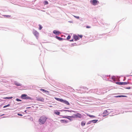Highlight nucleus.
I'll return each mask as SVG.
<instances>
[{"instance_id":"44","label":"nucleus","mask_w":132,"mask_h":132,"mask_svg":"<svg viewBox=\"0 0 132 132\" xmlns=\"http://www.w3.org/2000/svg\"><path fill=\"white\" fill-rule=\"evenodd\" d=\"M76 43H75L73 44V45H76Z\"/></svg>"},{"instance_id":"50","label":"nucleus","mask_w":132,"mask_h":132,"mask_svg":"<svg viewBox=\"0 0 132 132\" xmlns=\"http://www.w3.org/2000/svg\"><path fill=\"white\" fill-rule=\"evenodd\" d=\"M65 109H68L67 108H65Z\"/></svg>"},{"instance_id":"16","label":"nucleus","mask_w":132,"mask_h":132,"mask_svg":"<svg viewBox=\"0 0 132 132\" xmlns=\"http://www.w3.org/2000/svg\"><path fill=\"white\" fill-rule=\"evenodd\" d=\"M55 98L57 100L61 102H62V101H63V99L62 98H58L55 97Z\"/></svg>"},{"instance_id":"37","label":"nucleus","mask_w":132,"mask_h":132,"mask_svg":"<svg viewBox=\"0 0 132 132\" xmlns=\"http://www.w3.org/2000/svg\"><path fill=\"white\" fill-rule=\"evenodd\" d=\"M4 16H6L7 18H9L11 17V15H4Z\"/></svg>"},{"instance_id":"30","label":"nucleus","mask_w":132,"mask_h":132,"mask_svg":"<svg viewBox=\"0 0 132 132\" xmlns=\"http://www.w3.org/2000/svg\"><path fill=\"white\" fill-rule=\"evenodd\" d=\"M70 37H71L70 36V35H69L68 36V37L67 38V39L68 40H69V39L70 38Z\"/></svg>"},{"instance_id":"21","label":"nucleus","mask_w":132,"mask_h":132,"mask_svg":"<svg viewBox=\"0 0 132 132\" xmlns=\"http://www.w3.org/2000/svg\"><path fill=\"white\" fill-rule=\"evenodd\" d=\"M86 123V122L85 121H82L81 123V126H84L85 125Z\"/></svg>"},{"instance_id":"42","label":"nucleus","mask_w":132,"mask_h":132,"mask_svg":"<svg viewBox=\"0 0 132 132\" xmlns=\"http://www.w3.org/2000/svg\"><path fill=\"white\" fill-rule=\"evenodd\" d=\"M90 27H90L88 26H86V28H90Z\"/></svg>"},{"instance_id":"11","label":"nucleus","mask_w":132,"mask_h":132,"mask_svg":"<svg viewBox=\"0 0 132 132\" xmlns=\"http://www.w3.org/2000/svg\"><path fill=\"white\" fill-rule=\"evenodd\" d=\"M73 37L74 39L75 40V41L79 39V38L78 35L77 36L76 35H75L73 36Z\"/></svg>"},{"instance_id":"6","label":"nucleus","mask_w":132,"mask_h":132,"mask_svg":"<svg viewBox=\"0 0 132 132\" xmlns=\"http://www.w3.org/2000/svg\"><path fill=\"white\" fill-rule=\"evenodd\" d=\"M67 105H70V103L69 102L65 100H64L63 99V101H62V102Z\"/></svg>"},{"instance_id":"17","label":"nucleus","mask_w":132,"mask_h":132,"mask_svg":"<svg viewBox=\"0 0 132 132\" xmlns=\"http://www.w3.org/2000/svg\"><path fill=\"white\" fill-rule=\"evenodd\" d=\"M54 113L56 115H59L60 113L57 110H55L54 111Z\"/></svg>"},{"instance_id":"25","label":"nucleus","mask_w":132,"mask_h":132,"mask_svg":"<svg viewBox=\"0 0 132 132\" xmlns=\"http://www.w3.org/2000/svg\"><path fill=\"white\" fill-rule=\"evenodd\" d=\"M62 111H67V112H73V111L71 110H62Z\"/></svg>"},{"instance_id":"14","label":"nucleus","mask_w":132,"mask_h":132,"mask_svg":"<svg viewBox=\"0 0 132 132\" xmlns=\"http://www.w3.org/2000/svg\"><path fill=\"white\" fill-rule=\"evenodd\" d=\"M40 90L41 91L44 92L45 93H49V92L47 90L45 89H44L41 88L40 89Z\"/></svg>"},{"instance_id":"23","label":"nucleus","mask_w":132,"mask_h":132,"mask_svg":"<svg viewBox=\"0 0 132 132\" xmlns=\"http://www.w3.org/2000/svg\"><path fill=\"white\" fill-rule=\"evenodd\" d=\"M13 98V97H4L3 99H11Z\"/></svg>"},{"instance_id":"3","label":"nucleus","mask_w":132,"mask_h":132,"mask_svg":"<svg viewBox=\"0 0 132 132\" xmlns=\"http://www.w3.org/2000/svg\"><path fill=\"white\" fill-rule=\"evenodd\" d=\"M21 98L23 99L27 100L29 99L31 100V98L27 96L26 94H22L21 96Z\"/></svg>"},{"instance_id":"28","label":"nucleus","mask_w":132,"mask_h":132,"mask_svg":"<svg viewBox=\"0 0 132 132\" xmlns=\"http://www.w3.org/2000/svg\"><path fill=\"white\" fill-rule=\"evenodd\" d=\"M106 110H107V111H108V112L109 113V114L110 113H111L112 112L111 110L110 109H108Z\"/></svg>"},{"instance_id":"5","label":"nucleus","mask_w":132,"mask_h":132,"mask_svg":"<svg viewBox=\"0 0 132 132\" xmlns=\"http://www.w3.org/2000/svg\"><path fill=\"white\" fill-rule=\"evenodd\" d=\"M34 35L37 38L38 36L39 35V33L37 32L36 30H33L32 31Z\"/></svg>"},{"instance_id":"48","label":"nucleus","mask_w":132,"mask_h":132,"mask_svg":"<svg viewBox=\"0 0 132 132\" xmlns=\"http://www.w3.org/2000/svg\"><path fill=\"white\" fill-rule=\"evenodd\" d=\"M85 89H86V88L87 89H88L87 88H86V87H85Z\"/></svg>"},{"instance_id":"49","label":"nucleus","mask_w":132,"mask_h":132,"mask_svg":"<svg viewBox=\"0 0 132 132\" xmlns=\"http://www.w3.org/2000/svg\"><path fill=\"white\" fill-rule=\"evenodd\" d=\"M109 80L110 81H112V80Z\"/></svg>"},{"instance_id":"43","label":"nucleus","mask_w":132,"mask_h":132,"mask_svg":"<svg viewBox=\"0 0 132 132\" xmlns=\"http://www.w3.org/2000/svg\"><path fill=\"white\" fill-rule=\"evenodd\" d=\"M70 42H73V39H72V40H70Z\"/></svg>"},{"instance_id":"47","label":"nucleus","mask_w":132,"mask_h":132,"mask_svg":"<svg viewBox=\"0 0 132 132\" xmlns=\"http://www.w3.org/2000/svg\"><path fill=\"white\" fill-rule=\"evenodd\" d=\"M26 110H25V111H24V112H26Z\"/></svg>"},{"instance_id":"40","label":"nucleus","mask_w":132,"mask_h":132,"mask_svg":"<svg viewBox=\"0 0 132 132\" xmlns=\"http://www.w3.org/2000/svg\"><path fill=\"white\" fill-rule=\"evenodd\" d=\"M18 116H22V114H20V113H18Z\"/></svg>"},{"instance_id":"34","label":"nucleus","mask_w":132,"mask_h":132,"mask_svg":"<svg viewBox=\"0 0 132 132\" xmlns=\"http://www.w3.org/2000/svg\"><path fill=\"white\" fill-rule=\"evenodd\" d=\"M44 2H45V5H47L48 4V2L47 1H45Z\"/></svg>"},{"instance_id":"41","label":"nucleus","mask_w":132,"mask_h":132,"mask_svg":"<svg viewBox=\"0 0 132 132\" xmlns=\"http://www.w3.org/2000/svg\"><path fill=\"white\" fill-rule=\"evenodd\" d=\"M126 88L127 89H131V87H126Z\"/></svg>"},{"instance_id":"33","label":"nucleus","mask_w":132,"mask_h":132,"mask_svg":"<svg viewBox=\"0 0 132 132\" xmlns=\"http://www.w3.org/2000/svg\"><path fill=\"white\" fill-rule=\"evenodd\" d=\"M73 16L75 18H76L77 19H79V16H76L75 15H73Z\"/></svg>"},{"instance_id":"26","label":"nucleus","mask_w":132,"mask_h":132,"mask_svg":"<svg viewBox=\"0 0 132 132\" xmlns=\"http://www.w3.org/2000/svg\"><path fill=\"white\" fill-rule=\"evenodd\" d=\"M39 30H40L42 29V27L41 26V25H40V24H39Z\"/></svg>"},{"instance_id":"27","label":"nucleus","mask_w":132,"mask_h":132,"mask_svg":"<svg viewBox=\"0 0 132 132\" xmlns=\"http://www.w3.org/2000/svg\"><path fill=\"white\" fill-rule=\"evenodd\" d=\"M10 104H7V105H5V106H3V108H6V107H8V106H10Z\"/></svg>"},{"instance_id":"15","label":"nucleus","mask_w":132,"mask_h":132,"mask_svg":"<svg viewBox=\"0 0 132 132\" xmlns=\"http://www.w3.org/2000/svg\"><path fill=\"white\" fill-rule=\"evenodd\" d=\"M55 38H57V39H58V40H60V41H61L62 40H63V38H61L60 37H58L57 36H55Z\"/></svg>"},{"instance_id":"24","label":"nucleus","mask_w":132,"mask_h":132,"mask_svg":"<svg viewBox=\"0 0 132 132\" xmlns=\"http://www.w3.org/2000/svg\"><path fill=\"white\" fill-rule=\"evenodd\" d=\"M116 83L119 85H123V82H117Z\"/></svg>"},{"instance_id":"12","label":"nucleus","mask_w":132,"mask_h":132,"mask_svg":"<svg viewBox=\"0 0 132 132\" xmlns=\"http://www.w3.org/2000/svg\"><path fill=\"white\" fill-rule=\"evenodd\" d=\"M60 121L61 123H66L68 122V120H60Z\"/></svg>"},{"instance_id":"13","label":"nucleus","mask_w":132,"mask_h":132,"mask_svg":"<svg viewBox=\"0 0 132 132\" xmlns=\"http://www.w3.org/2000/svg\"><path fill=\"white\" fill-rule=\"evenodd\" d=\"M37 100L38 101H40L42 102L44 101V99L42 97H38L37 98Z\"/></svg>"},{"instance_id":"4","label":"nucleus","mask_w":132,"mask_h":132,"mask_svg":"<svg viewBox=\"0 0 132 132\" xmlns=\"http://www.w3.org/2000/svg\"><path fill=\"white\" fill-rule=\"evenodd\" d=\"M90 3L93 5H96L98 1L97 0H91L90 1Z\"/></svg>"},{"instance_id":"45","label":"nucleus","mask_w":132,"mask_h":132,"mask_svg":"<svg viewBox=\"0 0 132 132\" xmlns=\"http://www.w3.org/2000/svg\"><path fill=\"white\" fill-rule=\"evenodd\" d=\"M31 108L30 107H28V108H27L29 109V108Z\"/></svg>"},{"instance_id":"22","label":"nucleus","mask_w":132,"mask_h":132,"mask_svg":"<svg viewBox=\"0 0 132 132\" xmlns=\"http://www.w3.org/2000/svg\"><path fill=\"white\" fill-rule=\"evenodd\" d=\"M98 121V120L96 119V120H91V121L92 123L93 122V123H96L97 121Z\"/></svg>"},{"instance_id":"35","label":"nucleus","mask_w":132,"mask_h":132,"mask_svg":"<svg viewBox=\"0 0 132 132\" xmlns=\"http://www.w3.org/2000/svg\"><path fill=\"white\" fill-rule=\"evenodd\" d=\"M16 100L17 101H21V100L19 99V98H17L16 99Z\"/></svg>"},{"instance_id":"1","label":"nucleus","mask_w":132,"mask_h":132,"mask_svg":"<svg viewBox=\"0 0 132 132\" xmlns=\"http://www.w3.org/2000/svg\"><path fill=\"white\" fill-rule=\"evenodd\" d=\"M47 118L45 117L42 116L41 117L39 120V122L42 124H43L45 123Z\"/></svg>"},{"instance_id":"20","label":"nucleus","mask_w":132,"mask_h":132,"mask_svg":"<svg viewBox=\"0 0 132 132\" xmlns=\"http://www.w3.org/2000/svg\"><path fill=\"white\" fill-rule=\"evenodd\" d=\"M113 81H116V79L115 78V76H113L112 78H110Z\"/></svg>"},{"instance_id":"32","label":"nucleus","mask_w":132,"mask_h":132,"mask_svg":"<svg viewBox=\"0 0 132 132\" xmlns=\"http://www.w3.org/2000/svg\"><path fill=\"white\" fill-rule=\"evenodd\" d=\"M92 123L91 121H89L86 124V125H88V124H90Z\"/></svg>"},{"instance_id":"38","label":"nucleus","mask_w":132,"mask_h":132,"mask_svg":"<svg viewBox=\"0 0 132 132\" xmlns=\"http://www.w3.org/2000/svg\"><path fill=\"white\" fill-rule=\"evenodd\" d=\"M70 118H75V114H74V115L72 116H70Z\"/></svg>"},{"instance_id":"2","label":"nucleus","mask_w":132,"mask_h":132,"mask_svg":"<svg viewBox=\"0 0 132 132\" xmlns=\"http://www.w3.org/2000/svg\"><path fill=\"white\" fill-rule=\"evenodd\" d=\"M88 93H96L98 94H100V93L98 91V89H91L89 91Z\"/></svg>"},{"instance_id":"9","label":"nucleus","mask_w":132,"mask_h":132,"mask_svg":"<svg viewBox=\"0 0 132 132\" xmlns=\"http://www.w3.org/2000/svg\"><path fill=\"white\" fill-rule=\"evenodd\" d=\"M108 112V111H107L106 110H105L103 113V116L104 117L109 114Z\"/></svg>"},{"instance_id":"8","label":"nucleus","mask_w":132,"mask_h":132,"mask_svg":"<svg viewBox=\"0 0 132 132\" xmlns=\"http://www.w3.org/2000/svg\"><path fill=\"white\" fill-rule=\"evenodd\" d=\"M53 33L56 35H59L61 34L60 32L56 30H54L53 31Z\"/></svg>"},{"instance_id":"39","label":"nucleus","mask_w":132,"mask_h":132,"mask_svg":"<svg viewBox=\"0 0 132 132\" xmlns=\"http://www.w3.org/2000/svg\"><path fill=\"white\" fill-rule=\"evenodd\" d=\"M107 77H108L109 78V76H106V78H107ZM108 79H109V78H107V79H105V80H108Z\"/></svg>"},{"instance_id":"36","label":"nucleus","mask_w":132,"mask_h":132,"mask_svg":"<svg viewBox=\"0 0 132 132\" xmlns=\"http://www.w3.org/2000/svg\"><path fill=\"white\" fill-rule=\"evenodd\" d=\"M78 36L79 37H79H80V38H81L82 37V36L81 35H78Z\"/></svg>"},{"instance_id":"29","label":"nucleus","mask_w":132,"mask_h":132,"mask_svg":"<svg viewBox=\"0 0 132 132\" xmlns=\"http://www.w3.org/2000/svg\"><path fill=\"white\" fill-rule=\"evenodd\" d=\"M88 116H89L90 117V118H92V117H95V116H93V115H88Z\"/></svg>"},{"instance_id":"31","label":"nucleus","mask_w":132,"mask_h":132,"mask_svg":"<svg viewBox=\"0 0 132 132\" xmlns=\"http://www.w3.org/2000/svg\"><path fill=\"white\" fill-rule=\"evenodd\" d=\"M128 84V82H123V85H127Z\"/></svg>"},{"instance_id":"19","label":"nucleus","mask_w":132,"mask_h":132,"mask_svg":"<svg viewBox=\"0 0 132 132\" xmlns=\"http://www.w3.org/2000/svg\"><path fill=\"white\" fill-rule=\"evenodd\" d=\"M14 84L15 85H16V86H21L22 85L21 84H20L19 83H18L16 81L15 82Z\"/></svg>"},{"instance_id":"7","label":"nucleus","mask_w":132,"mask_h":132,"mask_svg":"<svg viewBox=\"0 0 132 132\" xmlns=\"http://www.w3.org/2000/svg\"><path fill=\"white\" fill-rule=\"evenodd\" d=\"M63 118L68 119L70 121H72L73 120L72 119L70 118V116H64L63 117Z\"/></svg>"},{"instance_id":"46","label":"nucleus","mask_w":132,"mask_h":132,"mask_svg":"<svg viewBox=\"0 0 132 132\" xmlns=\"http://www.w3.org/2000/svg\"><path fill=\"white\" fill-rule=\"evenodd\" d=\"M4 115V114H3L1 115V116H3Z\"/></svg>"},{"instance_id":"18","label":"nucleus","mask_w":132,"mask_h":132,"mask_svg":"<svg viewBox=\"0 0 132 132\" xmlns=\"http://www.w3.org/2000/svg\"><path fill=\"white\" fill-rule=\"evenodd\" d=\"M127 96L125 95H118L115 96L116 97H127Z\"/></svg>"},{"instance_id":"10","label":"nucleus","mask_w":132,"mask_h":132,"mask_svg":"<svg viewBox=\"0 0 132 132\" xmlns=\"http://www.w3.org/2000/svg\"><path fill=\"white\" fill-rule=\"evenodd\" d=\"M75 118H81V115L79 113H77L76 114H75Z\"/></svg>"}]
</instances>
